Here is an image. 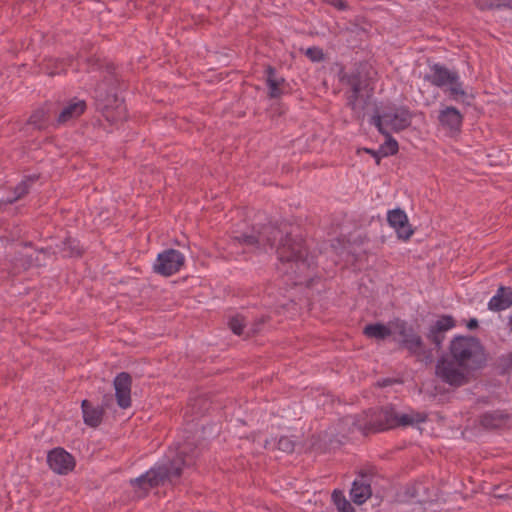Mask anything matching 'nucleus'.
Segmentation results:
<instances>
[{"label": "nucleus", "mask_w": 512, "mask_h": 512, "mask_svg": "<svg viewBox=\"0 0 512 512\" xmlns=\"http://www.w3.org/2000/svg\"><path fill=\"white\" fill-rule=\"evenodd\" d=\"M297 228L288 221L269 222L251 234L243 233L235 239L248 246H269L276 248V254L285 274H292L295 281L302 283L309 277L311 262L304 240L295 234Z\"/></svg>", "instance_id": "1"}, {"label": "nucleus", "mask_w": 512, "mask_h": 512, "mask_svg": "<svg viewBox=\"0 0 512 512\" xmlns=\"http://www.w3.org/2000/svg\"><path fill=\"white\" fill-rule=\"evenodd\" d=\"M485 347L479 338L471 335L454 336L438 357L435 376L453 389L471 382L472 374L486 366Z\"/></svg>", "instance_id": "2"}, {"label": "nucleus", "mask_w": 512, "mask_h": 512, "mask_svg": "<svg viewBox=\"0 0 512 512\" xmlns=\"http://www.w3.org/2000/svg\"><path fill=\"white\" fill-rule=\"evenodd\" d=\"M389 324L396 329L398 335L402 338L400 346L406 349L411 356H414L417 361L428 366L434 362L433 351L439 352L442 350L446 333L456 326V320L451 315L443 314L428 327L425 338L433 345V348L425 345L421 335L416 333L414 327L409 325L406 320L396 318Z\"/></svg>", "instance_id": "3"}, {"label": "nucleus", "mask_w": 512, "mask_h": 512, "mask_svg": "<svg viewBox=\"0 0 512 512\" xmlns=\"http://www.w3.org/2000/svg\"><path fill=\"white\" fill-rule=\"evenodd\" d=\"M197 457L196 447H192L189 443L183 444L178 448L175 457L155 464L146 473L131 479L130 483L133 487L146 492L166 483L175 485L181 478L183 469L193 466Z\"/></svg>", "instance_id": "4"}, {"label": "nucleus", "mask_w": 512, "mask_h": 512, "mask_svg": "<svg viewBox=\"0 0 512 512\" xmlns=\"http://www.w3.org/2000/svg\"><path fill=\"white\" fill-rule=\"evenodd\" d=\"M371 73L372 67L366 61L354 63L349 70L341 67L338 72L339 82L348 87L345 91L346 106L351 109L353 118L359 122L365 119V110L373 94Z\"/></svg>", "instance_id": "5"}, {"label": "nucleus", "mask_w": 512, "mask_h": 512, "mask_svg": "<svg viewBox=\"0 0 512 512\" xmlns=\"http://www.w3.org/2000/svg\"><path fill=\"white\" fill-rule=\"evenodd\" d=\"M414 113L408 106L389 105L384 107L381 113L376 110L371 117L370 123L373 124L378 132L386 137L385 142L380 146L382 156L387 157L398 153V142L391 136L384 124L389 126L395 133H399L411 126Z\"/></svg>", "instance_id": "6"}, {"label": "nucleus", "mask_w": 512, "mask_h": 512, "mask_svg": "<svg viewBox=\"0 0 512 512\" xmlns=\"http://www.w3.org/2000/svg\"><path fill=\"white\" fill-rule=\"evenodd\" d=\"M395 420V409L391 405L381 408H371L359 416L355 425L364 435L372 432L385 431L392 428V422Z\"/></svg>", "instance_id": "7"}, {"label": "nucleus", "mask_w": 512, "mask_h": 512, "mask_svg": "<svg viewBox=\"0 0 512 512\" xmlns=\"http://www.w3.org/2000/svg\"><path fill=\"white\" fill-rule=\"evenodd\" d=\"M185 263L184 255L176 249L170 248L158 254L153 271L161 276L169 277L180 271Z\"/></svg>", "instance_id": "8"}, {"label": "nucleus", "mask_w": 512, "mask_h": 512, "mask_svg": "<svg viewBox=\"0 0 512 512\" xmlns=\"http://www.w3.org/2000/svg\"><path fill=\"white\" fill-rule=\"evenodd\" d=\"M47 463L55 473L60 475H67L76 465L74 456L61 447L49 451Z\"/></svg>", "instance_id": "9"}, {"label": "nucleus", "mask_w": 512, "mask_h": 512, "mask_svg": "<svg viewBox=\"0 0 512 512\" xmlns=\"http://www.w3.org/2000/svg\"><path fill=\"white\" fill-rule=\"evenodd\" d=\"M429 68L430 72L424 75V80L438 88L449 87L459 76L456 70H450L440 63H434Z\"/></svg>", "instance_id": "10"}, {"label": "nucleus", "mask_w": 512, "mask_h": 512, "mask_svg": "<svg viewBox=\"0 0 512 512\" xmlns=\"http://www.w3.org/2000/svg\"><path fill=\"white\" fill-rule=\"evenodd\" d=\"M117 404L122 409L131 406L132 377L128 372L117 374L113 381Z\"/></svg>", "instance_id": "11"}, {"label": "nucleus", "mask_w": 512, "mask_h": 512, "mask_svg": "<svg viewBox=\"0 0 512 512\" xmlns=\"http://www.w3.org/2000/svg\"><path fill=\"white\" fill-rule=\"evenodd\" d=\"M359 477L354 480L350 490L351 499L357 505L365 503L372 495L371 475L361 471Z\"/></svg>", "instance_id": "12"}, {"label": "nucleus", "mask_w": 512, "mask_h": 512, "mask_svg": "<svg viewBox=\"0 0 512 512\" xmlns=\"http://www.w3.org/2000/svg\"><path fill=\"white\" fill-rule=\"evenodd\" d=\"M387 221L396 230L399 238L408 240L412 236L413 230L404 210L400 208L390 210L387 214Z\"/></svg>", "instance_id": "13"}, {"label": "nucleus", "mask_w": 512, "mask_h": 512, "mask_svg": "<svg viewBox=\"0 0 512 512\" xmlns=\"http://www.w3.org/2000/svg\"><path fill=\"white\" fill-rule=\"evenodd\" d=\"M463 115L454 106H447L439 111L438 121L442 127L450 132H460L463 123Z\"/></svg>", "instance_id": "14"}, {"label": "nucleus", "mask_w": 512, "mask_h": 512, "mask_svg": "<svg viewBox=\"0 0 512 512\" xmlns=\"http://www.w3.org/2000/svg\"><path fill=\"white\" fill-rule=\"evenodd\" d=\"M81 409L83 421L87 426L96 428L102 423L105 414L104 405L93 406L89 400L85 399L81 403Z\"/></svg>", "instance_id": "15"}, {"label": "nucleus", "mask_w": 512, "mask_h": 512, "mask_svg": "<svg viewBox=\"0 0 512 512\" xmlns=\"http://www.w3.org/2000/svg\"><path fill=\"white\" fill-rule=\"evenodd\" d=\"M508 419L509 415L502 410L488 411L479 416V424L485 430H496L505 425Z\"/></svg>", "instance_id": "16"}, {"label": "nucleus", "mask_w": 512, "mask_h": 512, "mask_svg": "<svg viewBox=\"0 0 512 512\" xmlns=\"http://www.w3.org/2000/svg\"><path fill=\"white\" fill-rule=\"evenodd\" d=\"M265 80L268 87V97L271 99L281 97L283 94L281 87L285 83V79L278 76L277 70L271 65L265 67Z\"/></svg>", "instance_id": "17"}, {"label": "nucleus", "mask_w": 512, "mask_h": 512, "mask_svg": "<svg viewBox=\"0 0 512 512\" xmlns=\"http://www.w3.org/2000/svg\"><path fill=\"white\" fill-rule=\"evenodd\" d=\"M512 306V288L500 286L496 294L490 299L488 309L500 312Z\"/></svg>", "instance_id": "18"}, {"label": "nucleus", "mask_w": 512, "mask_h": 512, "mask_svg": "<svg viewBox=\"0 0 512 512\" xmlns=\"http://www.w3.org/2000/svg\"><path fill=\"white\" fill-rule=\"evenodd\" d=\"M445 92L450 100L461 102L467 106H470L474 100V95L465 91L463 82L460 80V76H458L456 81L445 89Z\"/></svg>", "instance_id": "19"}, {"label": "nucleus", "mask_w": 512, "mask_h": 512, "mask_svg": "<svg viewBox=\"0 0 512 512\" xmlns=\"http://www.w3.org/2000/svg\"><path fill=\"white\" fill-rule=\"evenodd\" d=\"M86 110V102L78 100L76 102L66 105L57 118L58 124H65L66 122L80 117Z\"/></svg>", "instance_id": "20"}, {"label": "nucleus", "mask_w": 512, "mask_h": 512, "mask_svg": "<svg viewBox=\"0 0 512 512\" xmlns=\"http://www.w3.org/2000/svg\"><path fill=\"white\" fill-rule=\"evenodd\" d=\"M363 335L369 339L385 340L392 335V330L381 322L370 323L363 328Z\"/></svg>", "instance_id": "21"}, {"label": "nucleus", "mask_w": 512, "mask_h": 512, "mask_svg": "<svg viewBox=\"0 0 512 512\" xmlns=\"http://www.w3.org/2000/svg\"><path fill=\"white\" fill-rule=\"evenodd\" d=\"M427 419L428 415L425 412H412L411 414L398 415L395 411V420L392 422V428L424 423L427 421Z\"/></svg>", "instance_id": "22"}, {"label": "nucleus", "mask_w": 512, "mask_h": 512, "mask_svg": "<svg viewBox=\"0 0 512 512\" xmlns=\"http://www.w3.org/2000/svg\"><path fill=\"white\" fill-rule=\"evenodd\" d=\"M68 65L63 59L48 58L44 60L42 70L49 76H55L65 73Z\"/></svg>", "instance_id": "23"}, {"label": "nucleus", "mask_w": 512, "mask_h": 512, "mask_svg": "<svg viewBox=\"0 0 512 512\" xmlns=\"http://www.w3.org/2000/svg\"><path fill=\"white\" fill-rule=\"evenodd\" d=\"M60 252H62L63 257H81L83 254V250L79 246V242L70 237L66 238L62 241L60 246Z\"/></svg>", "instance_id": "24"}, {"label": "nucleus", "mask_w": 512, "mask_h": 512, "mask_svg": "<svg viewBox=\"0 0 512 512\" xmlns=\"http://www.w3.org/2000/svg\"><path fill=\"white\" fill-rule=\"evenodd\" d=\"M28 123L38 130H43L47 126V115L43 109L34 111L29 117Z\"/></svg>", "instance_id": "25"}, {"label": "nucleus", "mask_w": 512, "mask_h": 512, "mask_svg": "<svg viewBox=\"0 0 512 512\" xmlns=\"http://www.w3.org/2000/svg\"><path fill=\"white\" fill-rule=\"evenodd\" d=\"M30 184L27 180H22L14 189L15 196L11 199L7 200V203H14L17 200L23 198L25 195L29 193Z\"/></svg>", "instance_id": "26"}, {"label": "nucleus", "mask_w": 512, "mask_h": 512, "mask_svg": "<svg viewBox=\"0 0 512 512\" xmlns=\"http://www.w3.org/2000/svg\"><path fill=\"white\" fill-rule=\"evenodd\" d=\"M305 55L312 62H321L325 59L323 49L317 46L307 48Z\"/></svg>", "instance_id": "27"}, {"label": "nucleus", "mask_w": 512, "mask_h": 512, "mask_svg": "<svg viewBox=\"0 0 512 512\" xmlns=\"http://www.w3.org/2000/svg\"><path fill=\"white\" fill-rule=\"evenodd\" d=\"M229 328L238 336L242 335L245 327L244 318L241 316L232 317L228 322Z\"/></svg>", "instance_id": "28"}, {"label": "nucleus", "mask_w": 512, "mask_h": 512, "mask_svg": "<svg viewBox=\"0 0 512 512\" xmlns=\"http://www.w3.org/2000/svg\"><path fill=\"white\" fill-rule=\"evenodd\" d=\"M277 447L285 453H293L295 450V441L288 436H282L278 440Z\"/></svg>", "instance_id": "29"}, {"label": "nucleus", "mask_w": 512, "mask_h": 512, "mask_svg": "<svg viewBox=\"0 0 512 512\" xmlns=\"http://www.w3.org/2000/svg\"><path fill=\"white\" fill-rule=\"evenodd\" d=\"M79 59L83 60V63L87 66L88 72L100 69L102 67L100 58L95 55L86 58L80 56Z\"/></svg>", "instance_id": "30"}, {"label": "nucleus", "mask_w": 512, "mask_h": 512, "mask_svg": "<svg viewBox=\"0 0 512 512\" xmlns=\"http://www.w3.org/2000/svg\"><path fill=\"white\" fill-rule=\"evenodd\" d=\"M17 261H19V265L24 270L29 269L32 266H39L38 263V257H33L32 255H22L20 254V257L17 258Z\"/></svg>", "instance_id": "31"}, {"label": "nucleus", "mask_w": 512, "mask_h": 512, "mask_svg": "<svg viewBox=\"0 0 512 512\" xmlns=\"http://www.w3.org/2000/svg\"><path fill=\"white\" fill-rule=\"evenodd\" d=\"M474 3L477 8L483 11L502 7L498 0H474Z\"/></svg>", "instance_id": "32"}, {"label": "nucleus", "mask_w": 512, "mask_h": 512, "mask_svg": "<svg viewBox=\"0 0 512 512\" xmlns=\"http://www.w3.org/2000/svg\"><path fill=\"white\" fill-rule=\"evenodd\" d=\"M331 498H332V501L334 503V505L336 506V508L338 509L339 507H342L348 503H350L344 493L341 491V490H338V489H335L333 492H332V495H331Z\"/></svg>", "instance_id": "33"}, {"label": "nucleus", "mask_w": 512, "mask_h": 512, "mask_svg": "<svg viewBox=\"0 0 512 512\" xmlns=\"http://www.w3.org/2000/svg\"><path fill=\"white\" fill-rule=\"evenodd\" d=\"M500 367L503 373L512 369V351L500 358Z\"/></svg>", "instance_id": "34"}, {"label": "nucleus", "mask_w": 512, "mask_h": 512, "mask_svg": "<svg viewBox=\"0 0 512 512\" xmlns=\"http://www.w3.org/2000/svg\"><path fill=\"white\" fill-rule=\"evenodd\" d=\"M422 484L421 483H414L411 485H407L405 488V495L406 497L410 499L418 498L419 493L418 490Z\"/></svg>", "instance_id": "35"}, {"label": "nucleus", "mask_w": 512, "mask_h": 512, "mask_svg": "<svg viewBox=\"0 0 512 512\" xmlns=\"http://www.w3.org/2000/svg\"><path fill=\"white\" fill-rule=\"evenodd\" d=\"M327 4L333 6L339 11H345L349 8L348 3L345 0H323Z\"/></svg>", "instance_id": "36"}, {"label": "nucleus", "mask_w": 512, "mask_h": 512, "mask_svg": "<svg viewBox=\"0 0 512 512\" xmlns=\"http://www.w3.org/2000/svg\"><path fill=\"white\" fill-rule=\"evenodd\" d=\"M363 151L367 154H370V156H372L375 159L377 165L380 164V161L383 157L381 149L374 150V149H370V148H363Z\"/></svg>", "instance_id": "37"}, {"label": "nucleus", "mask_w": 512, "mask_h": 512, "mask_svg": "<svg viewBox=\"0 0 512 512\" xmlns=\"http://www.w3.org/2000/svg\"><path fill=\"white\" fill-rule=\"evenodd\" d=\"M466 327L469 330H475L479 327V322L476 318H470L466 323Z\"/></svg>", "instance_id": "38"}, {"label": "nucleus", "mask_w": 512, "mask_h": 512, "mask_svg": "<svg viewBox=\"0 0 512 512\" xmlns=\"http://www.w3.org/2000/svg\"><path fill=\"white\" fill-rule=\"evenodd\" d=\"M337 510H338V512H355V509L351 503H348L342 507H339Z\"/></svg>", "instance_id": "39"}, {"label": "nucleus", "mask_w": 512, "mask_h": 512, "mask_svg": "<svg viewBox=\"0 0 512 512\" xmlns=\"http://www.w3.org/2000/svg\"><path fill=\"white\" fill-rule=\"evenodd\" d=\"M393 383V380L390 379V378H386L384 379L382 382H379V386L380 387H386V386H389Z\"/></svg>", "instance_id": "40"}, {"label": "nucleus", "mask_w": 512, "mask_h": 512, "mask_svg": "<svg viewBox=\"0 0 512 512\" xmlns=\"http://www.w3.org/2000/svg\"><path fill=\"white\" fill-rule=\"evenodd\" d=\"M38 178H39V176H38V175H30V176H26L24 180H27V182H28L29 184H31V183H33V182L37 181V180H38Z\"/></svg>", "instance_id": "41"}, {"label": "nucleus", "mask_w": 512, "mask_h": 512, "mask_svg": "<svg viewBox=\"0 0 512 512\" xmlns=\"http://www.w3.org/2000/svg\"><path fill=\"white\" fill-rule=\"evenodd\" d=\"M106 70L111 76H113L115 72V67L113 64H108L106 65Z\"/></svg>", "instance_id": "42"}, {"label": "nucleus", "mask_w": 512, "mask_h": 512, "mask_svg": "<svg viewBox=\"0 0 512 512\" xmlns=\"http://www.w3.org/2000/svg\"><path fill=\"white\" fill-rule=\"evenodd\" d=\"M508 327L512 331V314L508 317Z\"/></svg>", "instance_id": "43"}, {"label": "nucleus", "mask_w": 512, "mask_h": 512, "mask_svg": "<svg viewBox=\"0 0 512 512\" xmlns=\"http://www.w3.org/2000/svg\"><path fill=\"white\" fill-rule=\"evenodd\" d=\"M38 252H40V253H45V254H46V253H49V248H41V249H39V251H38Z\"/></svg>", "instance_id": "44"}, {"label": "nucleus", "mask_w": 512, "mask_h": 512, "mask_svg": "<svg viewBox=\"0 0 512 512\" xmlns=\"http://www.w3.org/2000/svg\"><path fill=\"white\" fill-rule=\"evenodd\" d=\"M105 108H106L105 116H106L107 120H111L110 116L108 115V113H109L108 106L106 105Z\"/></svg>", "instance_id": "45"}, {"label": "nucleus", "mask_w": 512, "mask_h": 512, "mask_svg": "<svg viewBox=\"0 0 512 512\" xmlns=\"http://www.w3.org/2000/svg\"><path fill=\"white\" fill-rule=\"evenodd\" d=\"M7 204H8V203H7V200H6V201H4V200H0V208H1L2 206H4V205H7Z\"/></svg>", "instance_id": "46"}, {"label": "nucleus", "mask_w": 512, "mask_h": 512, "mask_svg": "<svg viewBox=\"0 0 512 512\" xmlns=\"http://www.w3.org/2000/svg\"><path fill=\"white\" fill-rule=\"evenodd\" d=\"M25 246H29V247H31V246H32V243H31V242H27V243H25Z\"/></svg>", "instance_id": "47"}, {"label": "nucleus", "mask_w": 512, "mask_h": 512, "mask_svg": "<svg viewBox=\"0 0 512 512\" xmlns=\"http://www.w3.org/2000/svg\"><path fill=\"white\" fill-rule=\"evenodd\" d=\"M117 109H121V107H120V106H117ZM122 110L124 111V110H125V108H122Z\"/></svg>", "instance_id": "48"}]
</instances>
